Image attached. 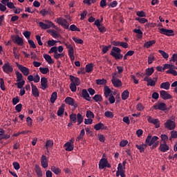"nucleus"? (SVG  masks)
Returning a JSON list of instances; mask_svg holds the SVG:
<instances>
[{"instance_id": "f257e3e1", "label": "nucleus", "mask_w": 177, "mask_h": 177, "mask_svg": "<svg viewBox=\"0 0 177 177\" xmlns=\"http://www.w3.org/2000/svg\"><path fill=\"white\" fill-rule=\"evenodd\" d=\"M158 136H152L151 133H149L145 140V143L140 145H136V147L139 150L140 153H145V149H146L147 146L151 147V150H154V149L160 145V142H158Z\"/></svg>"}, {"instance_id": "f03ea898", "label": "nucleus", "mask_w": 177, "mask_h": 177, "mask_svg": "<svg viewBox=\"0 0 177 177\" xmlns=\"http://www.w3.org/2000/svg\"><path fill=\"white\" fill-rule=\"evenodd\" d=\"M111 56H113L116 60L122 59L123 55L121 54V49L118 47H113L111 53Z\"/></svg>"}, {"instance_id": "7ed1b4c3", "label": "nucleus", "mask_w": 177, "mask_h": 177, "mask_svg": "<svg viewBox=\"0 0 177 177\" xmlns=\"http://www.w3.org/2000/svg\"><path fill=\"white\" fill-rule=\"evenodd\" d=\"M47 24H45L42 21L39 23V27L42 28L43 30H48V28H50V27H53V28H55V30H59V27L56 26L53 22L50 21H46Z\"/></svg>"}, {"instance_id": "20e7f679", "label": "nucleus", "mask_w": 177, "mask_h": 177, "mask_svg": "<svg viewBox=\"0 0 177 177\" xmlns=\"http://www.w3.org/2000/svg\"><path fill=\"white\" fill-rule=\"evenodd\" d=\"M158 80V75H156L155 77H153V80L151 79V77H149L148 76H146L144 78V81H146L147 83V86H156V83L157 82Z\"/></svg>"}, {"instance_id": "39448f33", "label": "nucleus", "mask_w": 177, "mask_h": 177, "mask_svg": "<svg viewBox=\"0 0 177 177\" xmlns=\"http://www.w3.org/2000/svg\"><path fill=\"white\" fill-rule=\"evenodd\" d=\"M11 39L15 44H17L19 46H23V45H24V40H23V38L20 37L19 35H17L16 36L12 35Z\"/></svg>"}, {"instance_id": "423d86ee", "label": "nucleus", "mask_w": 177, "mask_h": 177, "mask_svg": "<svg viewBox=\"0 0 177 177\" xmlns=\"http://www.w3.org/2000/svg\"><path fill=\"white\" fill-rule=\"evenodd\" d=\"M57 24H59V26H62L65 28V30H68V27L70 26V24L63 17H59L57 19Z\"/></svg>"}, {"instance_id": "0eeeda50", "label": "nucleus", "mask_w": 177, "mask_h": 177, "mask_svg": "<svg viewBox=\"0 0 177 177\" xmlns=\"http://www.w3.org/2000/svg\"><path fill=\"white\" fill-rule=\"evenodd\" d=\"M106 167L107 168H111V165H110V163H109V160H107V159H106V158H102L100 160L99 168L100 169H104V168H106Z\"/></svg>"}, {"instance_id": "6e6552de", "label": "nucleus", "mask_w": 177, "mask_h": 177, "mask_svg": "<svg viewBox=\"0 0 177 177\" xmlns=\"http://www.w3.org/2000/svg\"><path fill=\"white\" fill-rule=\"evenodd\" d=\"M66 151H73L74 150V138H72L64 144Z\"/></svg>"}, {"instance_id": "1a4fd4ad", "label": "nucleus", "mask_w": 177, "mask_h": 177, "mask_svg": "<svg viewBox=\"0 0 177 177\" xmlns=\"http://www.w3.org/2000/svg\"><path fill=\"white\" fill-rule=\"evenodd\" d=\"M15 64H17V66L18 67L19 70L21 71L24 75L27 76L28 75V74H30V69L24 66L18 62H16Z\"/></svg>"}, {"instance_id": "9d476101", "label": "nucleus", "mask_w": 177, "mask_h": 177, "mask_svg": "<svg viewBox=\"0 0 177 177\" xmlns=\"http://www.w3.org/2000/svg\"><path fill=\"white\" fill-rule=\"evenodd\" d=\"M2 68L3 71H4L6 74H10V73H13V66H12L9 62L4 64Z\"/></svg>"}, {"instance_id": "9b49d317", "label": "nucleus", "mask_w": 177, "mask_h": 177, "mask_svg": "<svg viewBox=\"0 0 177 177\" xmlns=\"http://www.w3.org/2000/svg\"><path fill=\"white\" fill-rule=\"evenodd\" d=\"M160 33L167 37H174L175 35L173 30L165 29L164 28L160 29Z\"/></svg>"}, {"instance_id": "f8f14e48", "label": "nucleus", "mask_w": 177, "mask_h": 177, "mask_svg": "<svg viewBox=\"0 0 177 177\" xmlns=\"http://www.w3.org/2000/svg\"><path fill=\"white\" fill-rule=\"evenodd\" d=\"M165 127L169 131H172V129H175L176 125L175 124V122L169 120L165 123Z\"/></svg>"}, {"instance_id": "ddd939ff", "label": "nucleus", "mask_w": 177, "mask_h": 177, "mask_svg": "<svg viewBox=\"0 0 177 177\" xmlns=\"http://www.w3.org/2000/svg\"><path fill=\"white\" fill-rule=\"evenodd\" d=\"M125 169H124V166H122V164L119 163L118 167V171L116 172V176H120L121 177H125V171H124Z\"/></svg>"}, {"instance_id": "4468645a", "label": "nucleus", "mask_w": 177, "mask_h": 177, "mask_svg": "<svg viewBox=\"0 0 177 177\" xmlns=\"http://www.w3.org/2000/svg\"><path fill=\"white\" fill-rule=\"evenodd\" d=\"M160 97L163 99V100H168L169 99H172V95H171L168 92L162 90L160 92Z\"/></svg>"}, {"instance_id": "2eb2a0df", "label": "nucleus", "mask_w": 177, "mask_h": 177, "mask_svg": "<svg viewBox=\"0 0 177 177\" xmlns=\"http://www.w3.org/2000/svg\"><path fill=\"white\" fill-rule=\"evenodd\" d=\"M153 109L155 110H160L161 111H165L167 110V104L162 102L157 105H153Z\"/></svg>"}, {"instance_id": "dca6fc26", "label": "nucleus", "mask_w": 177, "mask_h": 177, "mask_svg": "<svg viewBox=\"0 0 177 177\" xmlns=\"http://www.w3.org/2000/svg\"><path fill=\"white\" fill-rule=\"evenodd\" d=\"M49 86H48V78L41 77V89L45 91V89H48Z\"/></svg>"}, {"instance_id": "f3484780", "label": "nucleus", "mask_w": 177, "mask_h": 177, "mask_svg": "<svg viewBox=\"0 0 177 177\" xmlns=\"http://www.w3.org/2000/svg\"><path fill=\"white\" fill-rule=\"evenodd\" d=\"M31 86H32V95H33L35 97H39V90H38V88L37 87V86L31 83Z\"/></svg>"}, {"instance_id": "a211bd4d", "label": "nucleus", "mask_w": 177, "mask_h": 177, "mask_svg": "<svg viewBox=\"0 0 177 177\" xmlns=\"http://www.w3.org/2000/svg\"><path fill=\"white\" fill-rule=\"evenodd\" d=\"M69 77L72 84L77 85V86L81 85V80H80V78L76 77L72 75H71Z\"/></svg>"}, {"instance_id": "6ab92c4d", "label": "nucleus", "mask_w": 177, "mask_h": 177, "mask_svg": "<svg viewBox=\"0 0 177 177\" xmlns=\"http://www.w3.org/2000/svg\"><path fill=\"white\" fill-rule=\"evenodd\" d=\"M159 150L160 151H162V153H165L169 150V146H168L165 142L160 143Z\"/></svg>"}, {"instance_id": "aec40b11", "label": "nucleus", "mask_w": 177, "mask_h": 177, "mask_svg": "<svg viewBox=\"0 0 177 177\" xmlns=\"http://www.w3.org/2000/svg\"><path fill=\"white\" fill-rule=\"evenodd\" d=\"M65 103L68 104L69 106H74V107H77V104H75V101L71 97H67L65 99Z\"/></svg>"}, {"instance_id": "412c9836", "label": "nucleus", "mask_w": 177, "mask_h": 177, "mask_svg": "<svg viewBox=\"0 0 177 177\" xmlns=\"http://www.w3.org/2000/svg\"><path fill=\"white\" fill-rule=\"evenodd\" d=\"M82 97L84 98L85 100H87L88 102H92L91 96L89 95V93H88V91H86V89L82 90Z\"/></svg>"}, {"instance_id": "4be33fe9", "label": "nucleus", "mask_w": 177, "mask_h": 177, "mask_svg": "<svg viewBox=\"0 0 177 177\" xmlns=\"http://www.w3.org/2000/svg\"><path fill=\"white\" fill-rule=\"evenodd\" d=\"M41 167L44 168H48V159L46 158V156L42 155L41 158Z\"/></svg>"}, {"instance_id": "5701e85b", "label": "nucleus", "mask_w": 177, "mask_h": 177, "mask_svg": "<svg viewBox=\"0 0 177 177\" xmlns=\"http://www.w3.org/2000/svg\"><path fill=\"white\" fill-rule=\"evenodd\" d=\"M111 82L115 88H120L122 86V82L120 79L111 80Z\"/></svg>"}, {"instance_id": "b1692460", "label": "nucleus", "mask_w": 177, "mask_h": 177, "mask_svg": "<svg viewBox=\"0 0 177 177\" xmlns=\"http://www.w3.org/2000/svg\"><path fill=\"white\" fill-rule=\"evenodd\" d=\"M9 138H10V135L5 134V130L0 129V140L9 139Z\"/></svg>"}, {"instance_id": "393cba45", "label": "nucleus", "mask_w": 177, "mask_h": 177, "mask_svg": "<svg viewBox=\"0 0 177 177\" xmlns=\"http://www.w3.org/2000/svg\"><path fill=\"white\" fill-rule=\"evenodd\" d=\"M76 121H77V125H81V124L84 122V117H82V115H81V113H77L76 115Z\"/></svg>"}, {"instance_id": "a878e982", "label": "nucleus", "mask_w": 177, "mask_h": 177, "mask_svg": "<svg viewBox=\"0 0 177 177\" xmlns=\"http://www.w3.org/2000/svg\"><path fill=\"white\" fill-rule=\"evenodd\" d=\"M64 107H66V104H62L61 105V106L59 108V109L57 111V115L59 117H62V115H63V114H64Z\"/></svg>"}, {"instance_id": "bb28decb", "label": "nucleus", "mask_w": 177, "mask_h": 177, "mask_svg": "<svg viewBox=\"0 0 177 177\" xmlns=\"http://www.w3.org/2000/svg\"><path fill=\"white\" fill-rule=\"evenodd\" d=\"M44 58L45 60L48 63V64H53L55 63V61L52 59V57L50 55L45 54L44 55Z\"/></svg>"}, {"instance_id": "cd10ccee", "label": "nucleus", "mask_w": 177, "mask_h": 177, "mask_svg": "<svg viewBox=\"0 0 177 177\" xmlns=\"http://www.w3.org/2000/svg\"><path fill=\"white\" fill-rule=\"evenodd\" d=\"M50 170L52 172H54L55 175H59V174H62V170L59 169V167H56V166H52Z\"/></svg>"}, {"instance_id": "c85d7f7f", "label": "nucleus", "mask_w": 177, "mask_h": 177, "mask_svg": "<svg viewBox=\"0 0 177 177\" xmlns=\"http://www.w3.org/2000/svg\"><path fill=\"white\" fill-rule=\"evenodd\" d=\"M47 32L48 34H50L53 37V38H59L60 37V35L57 34L55 30H47Z\"/></svg>"}, {"instance_id": "c756f323", "label": "nucleus", "mask_w": 177, "mask_h": 177, "mask_svg": "<svg viewBox=\"0 0 177 177\" xmlns=\"http://www.w3.org/2000/svg\"><path fill=\"white\" fill-rule=\"evenodd\" d=\"M35 171L38 176H42V171L41 170V167H39V165H35Z\"/></svg>"}, {"instance_id": "7c9ffc66", "label": "nucleus", "mask_w": 177, "mask_h": 177, "mask_svg": "<svg viewBox=\"0 0 177 177\" xmlns=\"http://www.w3.org/2000/svg\"><path fill=\"white\" fill-rule=\"evenodd\" d=\"M104 91V94L105 97L106 98L109 97V95L111 93V89H110V88H109V86H105Z\"/></svg>"}, {"instance_id": "2f4dec72", "label": "nucleus", "mask_w": 177, "mask_h": 177, "mask_svg": "<svg viewBox=\"0 0 177 177\" xmlns=\"http://www.w3.org/2000/svg\"><path fill=\"white\" fill-rule=\"evenodd\" d=\"M153 73H154V68L153 67L148 68L145 70V75H147V77H150Z\"/></svg>"}, {"instance_id": "473e14b6", "label": "nucleus", "mask_w": 177, "mask_h": 177, "mask_svg": "<svg viewBox=\"0 0 177 177\" xmlns=\"http://www.w3.org/2000/svg\"><path fill=\"white\" fill-rule=\"evenodd\" d=\"M13 55H14L15 59H17V60H19L20 53H19V51L17 50V48H16V47L13 48Z\"/></svg>"}, {"instance_id": "72a5a7b5", "label": "nucleus", "mask_w": 177, "mask_h": 177, "mask_svg": "<svg viewBox=\"0 0 177 177\" xmlns=\"http://www.w3.org/2000/svg\"><path fill=\"white\" fill-rule=\"evenodd\" d=\"M156 44V40H151L149 41H147L144 44V48H149L150 46H153Z\"/></svg>"}, {"instance_id": "f704fd0d", "label": "nucleus", "mask_w": 177, "mask_h": 177, "mask_svg": "<svg viewBox=\"0 0 177 177\" xmlns=\"http://www.w3.org/2000/svg\"><path fill=\"white\" fill-rule=\"evenodd\" d=\"M170 85L171 84H169V82H163L160 84V88L162 89H166V91H168V89H169Z\"/></svg>"}, {"instance_id": "c9c22d12", "label": "nucleus", "mask_w": 177, "mask_h": 177, "mask_svg": "<svg viewBox=\"0 0 177 177\" xmlns=\"http://www.w3.org/2000/svg\"><path fill=\"white\" fill-rule=\"evenodd\" d=\"M128 97H129V91L128 90H125L122 93V100H127Z\"/></svg>"}, {"instance_id": "e433bc0d", "label": "nucleus", "mask_w": 177, "mask_h": 177, "mask_svg": "<svg viewBox=\"0 0 177 177\" xmlns=\"http://www.w3.org/2000/svg\"><path fill=\"white\" fill-rule=\"evenodd\" d=\"M84 136H85V129H82L80 131V136L76 138V140L77 142H80V140H82L84 139Z\"/></svg>"}, {"instance_id": "4c0bfd02", "label": "nucleus", "mask_w": 177, "mask_h": 177, "mask_svg": "<svg viewBox=\"0 0 177 177\" xmlns=\"http://www.w3.org/2000/svg\"><path fill=\"white\" fill-rule=\"evenodd\" d=\"M91 71H93V63L86 65V73H91Z\"/></svg>"}, {"instance_id": "58836bf2", "label": "nucleus", "mask_w": 177, "mask_h": 177, "mask_svg": "<svg viewBox=\"0 0 177 177\" xmlns=\"http://www.w3.org/2000/svg\"><path fill=\"white\" fill-rule=\"evenodd\" d=\"M69 118L71 120V122H73V124H75V122H77V114L71 113L69 115Z\"/></svg>"}, {"instance_id": "ea45409f", "label": "nucleus", "mask_w": 177, "mask_h": 177, "mask_svg": "<svg viewBox=\"0 0 177 177\" xmlns=\"http://www.w3.org/2000/svg\"><path fill=\"white\" fill-rule=\"evenodd\" d=\"M57 99V92H53L51 95L50 97V103H55L56 102V100Z\"/></svg>"}, {"instance_id": "a19ab883", "label": "nucleus", "mask_w": 177, "mask_h": 177, "mask_svg": "<svg viewBox=\"0 0 177 177\" xmlns=\"http://www.w3.org/2000/svg\"><path fill=\"white\" fill-rule=\"evenodd\" d=\"M97 85H106L107 84V80L106 79H98L96 80Z\"/></svg>"}, {"instance_id": "79ce46f5", "label": "nucleus", "mask_w": 177, "mask_h": 177, "mask_svg": "<svg viewBox=\"0 0 177 177\" xmlns=\"http://www.w3.org/2000/svg\"><path fill=\"white\" fill-rule=\"evenodd\" d=\"M39 13L40 15H42V16H46V15H52V11L50 8H48L47 11L44 9L43 10H41Z\"/></svg>"}, {"instance_id": "37998d69", "label": "nucleus", "mask_w": 177, "mask_h": 177, "mask_svg": "<svg viewBox=\"0 0 177 177\" xmlns=\"http://www.w3.org/2000/svg\"><path fill=\"white\" fill-rule=\"evenodd\" d=\"M93 100H95V102H102L103 100V97L102 95L96 94L94 97H93Z\"/></svg>"}, {"instance_id": "c03bdc74", "label": "nucleus", "mask_w": 177, "mask_h": 177, "mask_svg": "<svg viewBox=\"0 0 177 177\" xmlns=\"http://www.w3.org/2000/svg\"><path fill=\"white\" fill-rule=\"evenodd\" d=\"M103 127H104V124L102 122H100L94 126V129H95V131H100Z\"/></svg>"}, {"instance_id": "a18cd8bd", "label": "nucleus", "mask_w": 177, "mask_h": 177, "mask_svg": "<svg viewBox=\"0 0 177 177\" xmlns=\"http://www.w3.org/2000/svg\"><path fill=\"white\" fill-rule=\"evenodd\" d=\"M15 74L17 75V82H20V81L23 80V75L20 73L19 71H16Z\"/></svg>"}, {"instance_id": "49530a36", "label": "nucleus", "mask_w": 177, "mask_h": 177, "mask_svg": "<svg viewBox=\"0 0 177 177\" xmlns=\"http://www.w3.org/2000/svg\"><path fill=\"white\" fill-rule=\"evenodd\" d=\"M46 147L47 149V153H49V151H48V147H53V141L50 140H47L46 143Z\"/></svg>"}, {"instance_id": "de8ad7c7", "label": "nucleus", "mask_w": 177, "mask_h": 177, "mask_svg": "<svg viewBox=\"0 0 177 177\" xmlns=\"http://www.w3.org/2000/svg\"><path fill=\"white\" fill-rule=\"evenodd\" d=\"M86 116L87 118H90L91 120L92 118H95V114H93V112L89 110L86 111Z\"/></svg>"}, {"instance_id": "09e8293b", "label": "nucleus", "mask_w": 177, "mask_h": 177, "mask_svg": "<svg viewBox=\"0 0 177 177\" xmlns=\"http://www.w3.org/2000/svg\"><path fill=\"white\" fill-rule=\"evenodd\" d=\"M133 31L136 34H138V38L140 39L143 37V32L140 29H134Z\"/></svg>"}, {"instance_id": "8fccbe9b", "label": "nucleus", "mask_w": 177, "mask_h": 177, "mask_svg": "<svg viewBox=\"0 0 177 177\" xmlns=\"http://www.w3.org/2000/svg\"><path fill=\"white\" fill-rule=\"evenodd\" d=\"M104 115L107 118H113V117H114V114L113 113V112H111L110 111H106L104 113Z\"/></svg>"}, {"instance_id": "3c124183", "label": "nucleus", "mask_w": 177, "mask_h": 177, "mask_svg": "<svg viewBox=\"0 0 177 177\" xmlns=\"http://www.w3.org/2000/svg\"><path fill=\"white\" fill-rule=\"evenodd\" d=\"M158 52L159 53H160L164 59H168V57H169V55H168V53H165V51L162 50H159Z\"/></svg>"}, {"instance_id": "603ef678", "label": "nucleus", "mask_w": 177, "mask_h": 177, "mask_svg": "<svg viewBox=\"0 0 177 177\" xmlns=\"http://www.w3.org/2000/svg\"><path fill=\"white\" fill-rule=\"evenodd\" d=\"M39 70L40 73H41V74H46L47 73H49V68L48 67H46V68L40 67Z\"/></svg>"}, {"instance_id": "864d4df0", "label": "nucleus", "mask_w": 177, "mask_h": 177, "mask_svg": "<svg viewBox=\"0 0 177 177\" xmlns=\"http://www.w3.org/2000/svg\"><path fill=\"white\" fill-rule=\"evenodd\" d=\"M71 31H78L80 32L81 31V29L80 28L77 27L75 24H73L70 26Z\"/></svg>"}, {"instance_id": "5fc2aeb1", "label": "nucleus", "mask_w": 177, "mask_h": 177, "mask_svg": "<svg viewBox=\"0 0 177 177\" xmlns=\"http://www.w3.org/2000/svg\"><path fill=\"white\" fill-rule=\"evenodd\" d=\"M154 60H156V57L153 55H150L148 57V64H151Z\"/></svg>"}, {"instance_id": "6e6d98bb", "label": "nucleus", "mask_w": 177, "mask_h": 177, "mask_svg": "<svg viewBox=\"0 0 177 177\" xmlns=\"http://www.w3.org/2000/svg\"><path fill=\"white\" fill-rule=\"evenodd\" d=\"M0 88L1 91H5L6 89L5 87V81L3 80V78L0 79Z\"/></svg>"}, {"instance_id": "4d7b16f0", "label": "nucleus", "mask_w": 177, "mask_h": 177, "mask_svg": "<svg viewBox=\"0 0 177 177\" xmlns=\"http://www.w3.org/2000/svg\"><path fill=\"white\" fill-rule=\"evenodd\" d=\"M136 20H137V21H139V23H141L142 24H145V23H147V19H145V18L137 17L136 18Z\"/></svg>"}, {"instance_id": "13d9d810", "label": "nucleus", "mask_w": 177, "mask_h": 177, "mask_svg": "<svg viewBox=\"0 0 177 177\" xmlns=\"http://www.w3.org/2000/svg\"><path fill=\"white\" fill-rule=\"evenodd\" d=\"M70 89L72 92H77V84H75L74 83H71Z\"/></svg>"}, {"instance_id": "bf43d9fd", "label": "nucleus", "mask_w": 177, "mask_h": 177, "mask_svg": "<svg viewBox=\"0 0 177 177\" xmlns=\"http://www.w3.org/2000/svg\"><path fill=\"white\" fill-rule=\"evenodd\" d=\"M167 74H172V75H174L176 77L177 75V71L174 70L173 68L169 69L168 71H166Z\"/></svg>"}, {"instance_id": "052dcab7", "label": "nucleus", "mask_w": 177, "mask_h": 177, "mask_svg": "<svg viewBox=\"0 0 177 177\" xmlns=\"http://www.w3.org/2000/svg\"><path fill=\"white\" fill-rule=\"evenodd\" d=\"M110 48H111V45L103 46L102 53H107V52H109V49H110Z\"/></svg>"}, {"instance_id": "680f3d73", "label": "nucleus", "mask_w": 177, "mask_h": 177, "mask_svg": "<svg viewBox=\"0 0 177 177\" xmlns=\"http://www.w3.org/2000/svg\"><path fill=\"white\" fill-rule=\"evenodd\" d=\"M166 68H169V70H171V68H174V65H171L169 64H165L163 66L162 71H164L165 70H166Z\"/></svg>"}, {"instance_id": "e2e57ef3", "label": "nucleus", "mask_w": 177, "mask_h": 177, "mask_svg": "<svg viewBox=\"0 0 177 177\" xmlns=\"http://www.w3.org/2000/svg\"><path fill=\"white\" fill-rule=\"evenodd\" d=\"M136 15L138 16V17H146V12H145L143 10L138 11Z\"/></svg>"}, {"instance_id": "0e129e2a", "label": "nucleus", "mask_w": 177, "mask_h": 177, "mask_svg": "<svg viewBox=\"0 0 177 177\" xmlns=\"http://www.w3.org/2000/svg\"><path fill=\"white\" fill-rule=\"evenodd\" d=\"M72 39H73L74 42H75V44H84V40H82V39H78L77 37H73Z\"/></svg>"}, {"instance_id": "69168bd1", "label": "nucleus", "mask_w": 177, "mask_h": 177, "mask_svg": "<svg viewBox=\"0 0 177 177\" xmlns=\"http://www.w3.org/2000/svg\"><path fill=\"white\" fill-rule=\"evenodd\" d=\"M19 102H20V99L19 98V96H17V97L12 98V104L14 106H16V104H17V103H19Z\"/></svg>"}, {"instance_id": "338daca9", "label": "nucleus", "mask_w": 177, "mask_h": 177, "mask_svg": "<svg viewBox=\"0 0 177 177\" xmlns=\"http://www.w3.org/2000/svg\"><path fill=\"white\" fill-rule=\"evenodd\" d=\"M161 139H162V141L163 142V143H167V142H168V136H167L165 134H162Z\"/></svg>"}, {"instance_id": "774afa93", "label": "nucleus", "mask_w": 177, "mask_h": 177, "mask_svg": "<svg viewBox=\"0 0 177 177\" xmlns=\"http://www.w3.org/2000/svg\"><path fill=\"white\" fill-rule=\"evenodd\" d=\"M57 47L56 46H54V47H52L50 50L48 51V53H57Z\"/></svg>"}]
</instances>
